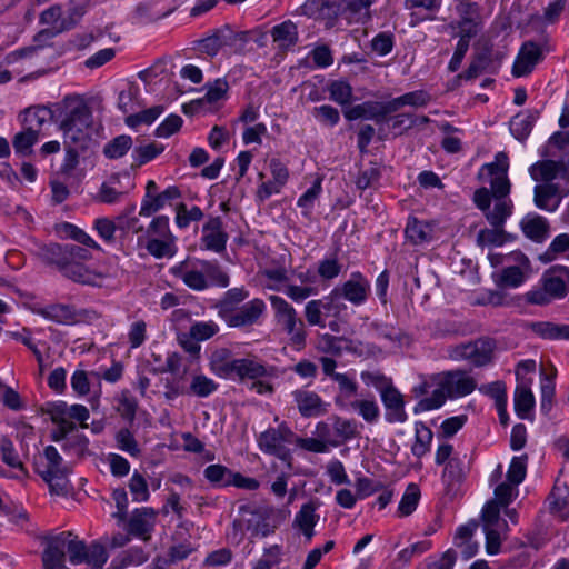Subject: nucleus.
I'll return each mask as SVG.
<instances>
[{"label": "nucleus", "mask_w": 569, "mask_h": 569, "mask_svg": "<svg viewBox=\"0 0 569 569\" xmlns=\"http://www.w3.org/2000/svg\"><path fill=\"white\" fill-rule=\"evenodd\" d=\"M66 551L72 565L86 563L92 569H102L108 560V552L102 543L96 541L88 546L71 531H62L47 538L42 552L43 569H68L64 565Z\"/></svg>", "instance_id": "obj_1"}, {"label": "nucleus", "mask_w": 569, "mask_h": 569, "mask_svg": "<svg viewBox=\"0 0 569 569\" xmlns=\"http://www.w3.org/2000/svg\"><path fill=\"white\" fill-rule=\"evenodd\" d=\"M57 122L64 144L87 148L93 118L90 107L81 98L67 96L57 104Z\"/></svg>", "instance_id": "obj_2"}, {"label": "nucleus", "mask_w": 569, "mask_h": 569, "mask_svg": "<svg viewBox=\"0 0 569 569\" xmlns=\"http://www.w3.org/2000/svg\"><path fill=\"white\" fill-rule=\"evenodd\" d=\"M438 382L430 397L421 399L415 412L431 411L440 408L447 399H459L472 393L477 388L476 379L466 370L455 369L437 373Z\"/></svg>", "instance_id": "obj_3"}, {"label": "nucleus", "mask_w": 569, "mask_h": 569, "mask_svg": "<svg viewBox=\"0 0 569 569\" xmlns=\"http://www.w3.org/2000/svg\"><path fill=\"white\" fill-rule=\"evenodd\" d=\"M569 267L553 264L547 269L537 286L525 293L529 305L546 307L568 295Z\"/></svg>", "instance_id": "obj_4"}, {"label": "nucleus", "mask_w": 569, "mask_h": 569, "mask_svg": "<svg viewBox=\"0 0 569 569\" xmlns=\"http://www.w3.org/2000/svg\"><path fill=\"white\" fill-rule=\"evenodd\" d=\"M37 473L48 483L50 492L67 496L71 489L68 475L70 469L63 463V458L53 446L43 449L39 460H36Z\"/></svg>", "instance_id": "obj_5"}, {"label": "nucleus", "mask_w": 569, "mask_h": 569, "mask_svg": "<svg viewBox=\"0 0 569 569\" xmlns=\"http://www.w3.org/2000/svg\"><path fill=\"white\" fill-rule=\"evenodd\" d=\"M269 301L274 311V319L288 336L290 345L297 350L303 349L308 332L305 321L299 317L297 310L280 296H270Z\"/></svg>", "instance_id": "obj_6"}, {"label": "nucleus", "mask_w": 569, "mask_h": 569, "mask_svg": "<svg viewBox=\"0 0 569 569\" xmlns=\"http://www.w3.org/2000/svg\"><path fill=\"white\" fill-rule=\"evenodd\" d=\"M295 440L296 433L282 421L278 427H270L261 432L257 442L263 453L274 456L288 467H291L292 455L287 446L292 445Z\"/></svg>", "instance_id": "obj_7"}, {"label": "nucleus", "mask_w": 569, "mask_h": 569, "mask_svg": "<svg viewBox=\"0 0 569 569\" xmlns=\"http://www.w3.org/2000/svg\"><path fill=\"white\" fill-rule=\"evenodd\" d=\"M376 0H349L330 2L329 0H312L322 16H342L349 23H365L370 19V7Z\"/></svg>", "instance_id": "obj_8"}, {"label": "nucleus", "mask_w": 569, "mask_h": 569, "mask_svg": "<svg viewBox=\"0 0 569 569\" xmlns=\"http://www.w3.org/2000/svg\"><path fill=\"white\" fill-rule=\"evenodd\" d=\"M250 31H234L229 24L213 31L200 41V48L209 56H216L221 48L228 47L234 53H243L251 39Z\"/></svg>", "instance_id": "obj_9"}, {"label": "nucleus", "mask_w": 569, "mask_h": 569, "mask_svg": "<svg viewBox=\"0 0 569 569\" xmlns=\"http://www.w3.org/2000/svg\"><path fill=\"white\" fill-rule=\"evenodd\" d=\"M473 204L483 213L490 227H505L512 216L515 204L511 199L489 198L488 188L481 187L473 192Z\"/></svg>", "instance_id": "obj_10"}, {"label": "nucleus", "mask_w": 569, "mask_h": 569, "mask_svg": "<svg viewBox=\"0 0 569 569\" xmlns=\"http://www.w3.org/2000/svg\"><path fill=\"white\" fill-rule=\"evenodd\" d=\"M496 342L490 338H479L451 348L449 356L453 360H467L475 367H485L492 362Z\"/></svg>", "instance_id": "obj_11"}, {"label": "nucleus", "mask_w": 569, "mask_h": 569, "mask_svg": "<svg viewBox=\"0 0 569 569\" xmlns=\"http://www.w3.org/2000/svg\"><path fill=\"white\" fill-rule=\"evenodd\" d=\"M455 11L458 20L451 21L448 28L458 30L457 33L466 34L470 32L471 37H476L482 29L481 7L472 0H453Z\"/></svg>", "instance_id": "obj_12"}, {"label": "nucleus", "mask_w": 569, "mask_h": 569, "mask_svg": "<svg viewBox=\"0 0 569 569\" xmlns=\"http://www.w3.org/2000/svg\"><path fill=\"white\" fill-rule=\"evenodd\" d=\"M241 518L233 520V535L239 536L241 540L243 537V530L251 531L253 536H268L272 529L268 522V516L266 511L260 508L252 506H241L239 508Z\"/></svg>", "instance_id": "obj_13"}, {"label": "nucleus", "mask_w": 569, "mask_h": 569, "mask_svg": "<svg viewBox=\"0 0 569 569\" xmlns=\"http://www.w3.org/2000/svg\"><path fill=\"white\" fill-rule=\"evenodd\" d=\"M319 362L321 365L322 372L326 377L338 385V395L335 397V403L337 407L345 409L347 407V400L351 399L358 392V383L348 373H340L336 371L337 361L331 357H320Z\"/></svg>", "instance_id": "obj_14"}, {"label": "nucleus", "mask_w": 569, "mask_h": 569, "mask_svg": "<svg viewBox=\"0 0 569 569\" xmlns=\"http://www.w3.org/2000/svg\"><path fill=\"white\" fill-rule=\"evenodd\" d=\"M370 292L371 283L360 271L352 272L348 280L335 288V295L356 307L365 305Z\"/></svg>", "instance_id": "obj_15"}, {"label": "nucleus", "mask_w": 569, "mask_h": 569, "mask_svg": "<svg viewBox=\"0 0 569 569\" xmlns=\"http://www.w3.org/2000/svg\"><path fill=\"white\" fill-rule=\"evenodd\" d=\"M545 59L543 46L535 41H525L512 66V76L520 78L530 74L536 66Z\"/></svg>", "instance_id": "obj_16"}, {"label": "nucleus", "mask_w": 569, "mask_h": 569, "mask_svg": "<svg viewBox=\"0 0 569 569\" xmlns=\"http://www.w3.org/2000/svg\"><path fill=\"white\" fill-rule=\"evenodd\" d=\"M158 512L150 507L137 508L127 521L128 535L149 541L156 527Z\"/></svg>", "instance_id": "obj_17"}, {"label": "nucleus", "mask_w": 569, "mask_h": 569, "mask_svg": "<svg viewBox=\"0 0 569 569\" xmlns=\"http://www.w3.org/2000/svg\"><path fill=\"white\" fill-rule=\"evenodd\" d=\"M228 233L223 229V221L220 217H211L202 227L201 248L221 253L226 251Z\"/></svg>", "instance_id": "obj_18"}, {"label": "nucleus", "mask_w": 569, "mask_h": 569, "mask_svg": "<svg viewBox=\"0 0 569 569\" xmlns=\"http://www.w3.org/2000/svg\"><path fill=\"white\" fill-rule=\"evenodd\" d=\"M266 310L262 299L254 298L244 303L240 309L232 310L222 318L232 328H242L256 323Z\"/></svg>", "instance_id": "obj_19"}, {"label": "nucleus", "mask_w": 569, "mask_h": 569, "mask_svg": "<svg viewBox=\"0 0 569 569\" xmlns=\"http://www.w3.org/2000/svg\"><path fill=\"white\" fill-rule=\"evenodd\" d=\"M269 376L267 365L256 356L237 358L228 380H238L246 382L248 380H258Z\"/></svg>", "instance_id": "obj_20"}, {"label": "nucleus", "mask_w": 569, "mask_h": 569, "mask_svg": "<svg viewBox=\"0 0 569 569\" xmlns=\"http://www.w3.org/2000/svg\"><path fill=\"white\" fill-rule=\"evenodd\" d=\"M385 408V420L388 423H405L408 420L403 395L393 386L380 395Z\"/></svg>", "instance_id": "obj_21"}, {"label": "nucleus", "mask_w": 569, "mask_h": 569, "mask_svg": "<svg viewBox=\"0 0 569 569\" xmlns=\"http://www.w3.org/2000/svg\"><path fill=\"white\" fill-rule=\"evenodd\" d=\"M533 193L537 208L553 212L558 209L560 200L569 194V186L561 188L558 183L537 184Z\"/></svg>", "instance_id": "obj_22"}, {"label": "nucleus", "mask_w": 569, "mask_h": 569, "mask_svg": "<svg viewBox=\"0 0 569 569\" xmlns=\"http://www.w3.org/2000/svg\"><path fill=\"white\" fill-rule=\"evenodd\" d=\"M389 114H391L389 101H365L345 111L347 120L368 119L377 123L386 121Z\"/></svg>", "instance_id": "obj_23"}, {"label": "nucleus", "mask_w": 569, "mask_h": 569, "mask_svg": "<svg viewBox=\"0 0 569 569\" xmlns=\"http://www.w3.org/2000/svg\"><path fill=\"white\" fill-rule=\"evenodd\" d=\"M291 395L301 417L313 418L327 412L328 405L316 391L296 389Z\"/></svg>", "instance_id": "obj_24"}, {"label": "nucleus", "mask_w": 569, "mask_h": 569, "mask_svg": "<svg viewBox=\"0 0 569 569\" xmlns=\"http://www.w3.org/2000/svg\"><path fill=\"white\" fill-rule=\"evenodd\" d=\"M33 313L58 325H74L81 320V313L71 305L51 303L46 307H33Z\"/></svg>", "instance_id": "obj_25"}, {"label": "nucleus", "mask_w": 569, "mask_h": 569, "mask_svg": "<svg viewBox=\"0 0 569 569\" xmlns=\"http://www.w3.org/2000/svg\"><path fill=\"white\" fill-rule=\"evenodd\" d=\"M171 273L181 279V281L191 290L203 291L209 288V282H207L204 271L198 266V261L194 264H190L188 260H184L172 267Z\"/></svg>", "instance_id": "obj_26"}, {"label": "nucleus", "mask_w": 569, "mask_h": 569, "mask_svg": "<svg viewBox=\"0 0 569 569\" xmlns=\"http://www.w3.org/2000/svg\"><path fill=\"white\" fill-rule=\"evenodd\" d=\"M531 177L533 180L553 183L552 180L560 178L569 184V169L562 161L542 160L531 167Z\"/></svg>", "instance_id": "obj_27"}, {"label": "nucleus", "mask_w": 569, "mask_h": 569, "mask_svg": "<svg viewBox=\"0 0 569 569\" xmlns=\"http://www.w3.org/2000/svg\"><path fill=\"white\" fill-rule=\"evenodd\" d=\"M270 36L276 48L280 52H287L299 41L298 26L291 20H284L271 28Z\"/></svg>", "instance_id": "obj_28"}, {"label": "nucleus", "mask_w": 569, "mask_h": 569, "mask_svg": "<svg viewBox=\"0 0 569 569\" xmlns=\"http://www.w3.org/2000/svg\"><path fill=\"white\" fill-rule=\"evenodd\" d=\"M520 229L531 241L542 243L549 237L550 226L545 217L528 213L520 221Z\"/></svg>", "instance_id": "obj_29"}, {"label": "nucleus", "mask_w": 569, "mask_h": 569, "mask_svg": "<svg viewBox=\"0 0 569 569\" xmlns=\"http://www.w3.org/2000/svg\"><path fill=\"white\" fill-rule=\"evenodd\" d=\"M318 503L315 501L303 503L293 519V527L302 532L307 542H310L315 536V527L319 520V516L316 513Z\"/></svg>", "instance_id": "obj_30"}, {"label": "nucleus", "mask_w": 569, "mask_h": 569, "mask_svg": "<svg viewBox=\"0 0 569 569\" xmlns=\"http://www.w3.org/2000/svg\"><path fill=\"white\" fill-rule=\"evenodd\" d=\"M61 273L74 282L90 286H98L103 279L102 273L89 269L79 261H67Z\"/></svg>", "instance_id": "obj_31"}, {"label": "nucleus", "mask_w": 569, "mask_h": 569, "mask_svg": "<svg viewBox=\"0 0 569 569\" xmlns=\"http://www.w3.org/2000/svg\"><path fill=\"white\" fill-rule=\"evenodd\" d=\"M526 328L537 337L546 340H569V325L551 321H530Z\"/></svg>", "instance_id": "obj_32"}, {"label": "nucleus", "mask_w": 569, "mask_h": 569, "mask_svg": "<svg viewBox=\"0 0 569 569\" xmlns=\"http://www.w3.org/2000/svg\"><path fill=\"white\" fill-rule=\"evenodd\" d=\"M236 359L229 348H217L209 357V368L217 377L228 379L231 376Z\"/></svg>", "instance_id": "obj_33"}, {"label": "nucleus", "mask_w": 569, "mask_h": 569, "mask_svg": "<svg viewBox=\"0 0 569 569\" xmlns=\"http://www.w3.org/2000/svg\"><path fill=\"white\" fill-rule=\"evenodd\" d=\"M539 118L538 110H526L517 113L510 120V132L519 141H523L530 134L536 121Z\"/></svg>", "instance_id": "obj_34"}, {"label": "nucleus", "mask_w": 569, "mask_h": 569, "mask_svg": "<svg viewBox=\"0 0 569 569\" xmlns=\"http://www.w3.org/2000/svg\"><path fill=\"white\" fill-rule=\"evenodd\" d=\"M49 121L57 122V104L54 109L48 107H32L24 111V128H31L36 133H40L42 126Z\"/></svg>", "instance_id": "obj_35"}, {"label": "nucleus", "mask_w": 569, "mask_h": 569, "mask_svg": "<svg viewBox=\"0 0 569 569\" xmlns=\"http://www.w3.org/2000/svg\"><path fill=\"white\" fill-rule=\"evenodd\" d=\"M492 56L493 52L491 47L482 48L481 51L475 54L472 61L470 62L466 71L457 76V79L471 80L477 78L480 73L490 68L492 62Z\"/></svg>", "instance_id": "obj_36"}, {"label": "nucleus", "mask_w": 569, "mask_h": 569, "mask_svg": "<svg viewBox=\"0 0 569 569\" xmlns=\"http://www.w3.org/2000/svg\"><path fill=\"white\" fill-rule=\"evenodd\" d=\"M198 266L204 271L209 287L227 288L230 283L229 274L216 260H198Z\"/></svg>", "instance_id": "obj_37"}, {"label": "nucleus", "mask_w": 569, "mask_h": 569, "mask_svg": "<svg viewBox=\"0 0 569 569\" xmlns=\"http://www.w3.org/2000/svg\"><path fill=\"white\" fill-rule=\"evenodd\" d=\"M515 239L511 233L505 230V227H491L481 229L477 234V244L480 247L486 246H503Z\"/></svg>", "instance_id": "obj_38"}, {"label": "nucleus", "mask_w": 569, "mask_h": 569, "mask_svg": "<svg viewBox=\"0 0 569 569\" xmlns=\"http://www.w3.org/2000/svg\"><path fill=\"white\" fill-rule=\"evenodd\" d=\"M37 256L47 264H54L60 272L67 263L66 248L59 243L42 244L37 250Z\"/></svg>", "instance_id": "obj_39"}, {"label": "nucleus", "mask_w": 569, "mask_h": 569, "mask_svg": "<svg viewBox=\"0 0 569 569\" xmlns=\"http://www.w3.org/2000/svg\"><path fill=\"white\" fill-rule=\"evenodd\" d=\"M347 407L355 410L367 423L373 425L379 420L380 408L377 401L372 399L347 400Z\"/></svg>", "instance_id": "obj_40"}, {"label": "nucleus", "mask_w": 569, "mask_h": 569, "mask_svg": "<svg viewBox=\"0 0 569 569\" xmlns=\"http://www.w3.org/2000/svg\"><path fill=\"white\" fill-rule=\"evenodd\" d=\"M146 249L156 259L172 258L178 250L176 237L151 238L147 241Z\"/></svg>", "instance_id": "obj_41"}, {"label": "nucleus", "mask_w": 569, "mask_h": 569, "mask_svg": "<svg viewBox=\"0 0 569 569\" xmlns=\"http://www.w3.org/2000/svg\"><path fill=\"white\" fill-rule=\"evenodd\" d=\"M406 237L412 244H421L431 239V228L427 222L420 221L415 217L408 219L406 229Z\"/></svg>", "instance_id": "obj_42"}, {"label": "nucleus", "mask_w": 569, "mask_h": 569, "mask_svg": "<svg viewBox=\"0 0 569 569\" xmlns=\"http://www.w3.org/2000/svg\"><path fill=\"white\" fill-rule=\"evenodd\" d=\"M164 151V146L158 142H150L147 144H139L134 147L132 157V168H139L153 159Z\"/></svg>", "instance_id": "obj_43"}, {"label": "nucleus", "mask_w": 569, "mask_h": 569, "mask_svg": "<svg viewBox=\"0 0 569 569\" xmlns=\"http://www.w3.org/2000/svg\"><path fill=\"white\" fill-rule=\"evenodd\" d=\"M535 407V397L526 385L517 386L515 391V410L520 419H527Z\"/></svg>", "instance_id": "obj_44"}, {"label": "nucleus", "mask_w": 569, "mask_h": 569, "mask_svg": "<svg viewBox=\"0 0 569 569\" xmlns=\"http://www.w3.org/2000/svg\"><path fill=\"white\" fill-rule=\"evenodd\" d=\"M430 100L429 94L423 90L407 92L400 97L389 100L391 113L397 112L405 106L425 107Z\"/></svg>", "instance_id": "obj_45"}, {"label": "nucleus", "mask_w": 569, "mask_h": 569, "mask_svg": "<svg viewBox=\"0 0 569 569\" xmlns=\"http://www.w3.org/2000/svg\"><path fill=\"white\" fill-rule=\"evenodd\" d=\"M415 429L416 436L411 452L415 457L421 458L429 452L433 433L423 422H417Z\"/></svg>", "instance_id": "obj_46"}, {"label": "nucleus", "mask_w": 569, "mask_h": 569, "mask_svg": "<svg viewBox=\"0 0 569 569\" xmlns=\"http://www.w3.org/2000/svg\"><path fill=\"white\" fill-rule=\"evenodd\" d=\"M218 388L219 385L213 379L199 373L192 377L188 392L199 398H207L214 393Z\"/></svg>", "instance_id": "obj_47"}, {"label": "nucleus", "mask_w": 569, "mask_h": 569, "mask_svg": "<svg viewBox=\"0 0 569 569\" xmlns=\"http://www.w3.org/2000/svg\"><path fill=\"white\" fill-rule=\"evenodd\" d=\"M0 451L2 461L11 468L19 469L24 478L29 476L28 470L19 458L18 452L13 446V442L3 437L0 440Z\"/></svg>", "instance_id": "obj_48"}, {"label": "nucleus", "mask_w": 569, "mask_h": 569, "mask_svg": "<svg viewBox=\"0 0 569 569\" xmlns=\"http://www.w3.org/2000/svg\"><path fill=\"white\" fill-rule=\"evenodd\" d=\"M321 192L322 178L318 177L313 181L312 186L305 193H302L297 201V206L301 208L302 214L305 217L309 218L311 216L315 202L320 197Z\"/></svg>", "instance_id": "obj_49"}, {"label": "nucleus", "mask_w": 569, "mask_h": 569, "mask_svg": "<svg viewBox=\"0 0 569 569\" xmlns=\"http://www.w3.org/2000/svg\"><path fill=\"white\" fill-rule=\"evenodd\" d=\"M249 297L248 290L243 287L231 288L224 292L221 300L218 302L219 313L221 317L226 316L234 309V307Z\"/></svg>", "instance_id": "obj_50"}, {"label": "nucleus", "mask_w": 569, "mask_h": 569, "mask_svg": "<svg viewBox=\"0 0 569 569\" xmlns=\"http://www.w3.org/2000/svg\"><path fill=\"white\" fill-rule=\"evenodd\" d=\"M132 147V139L128 134H120L103 147V154L108 159L122 158Z\"/></svg>", "instance_id": "obj_51"}, {"label": "nucleus", "mask_w": 569, "mask_h": 569, "mask_svg": "<svg viewBox=\"0 0 569 569\" xmlns=\"http://www.w3.org/2000/svg\"><path fill=\"white\" fill-rule=\"evenodd\" d=\"M116 446L119 450L127 452L133 458L141 456V448L133 433L128 428L120 429L116 436Z\"/></svg>", "instance_id": "obj_52"}, {"label": "nucleus", "mask_w": 569, "mask_h": 569, "mask_svg": "<svg viewBox=\"0 0 569 569\" xmlns=\"http://www.w3.org/2000/svg\"><path fill=\"white\" fill-rule=\"evenodd\" d=\"M465 477L466 467L460 457L453 456L447 463H445L442 471V480L445 482L452 485L462 481Z\"/></svg>", "instance_id": "obj_53"}, {"label": "nucleus", "mask_w": 569, "mask_h": 569, "mask_svg": "<svg viewBox=\"0 0 569 569\" xmlns=\"http://www.w3.org/2000/svg\"><path fill=\"white\" fill-rule=\"evenodd\" d=\"M204 478L218 488L230 486L231 470L222 465H209L203 471Z\"/></svg>", "instance_id": "obj_54"}, {"label": "nucleus", "mask_w": 569, "mask_h": 569, "mask_svg": "<svg viewBox=\"0 0 569 569\" xmlns=\"http://www.w3.org/2000/svg\"><path fill=\"white\" fill-rule=\"evenodd\" d=\"M566 252H569V233H561L553 238L540 260L543 263H549Z\"/></svg>", "instance_id": "obj_55"}, {"label": "nucleus", "mask_w": 569, "mask_h": 569, "mask_svg": "<svg viewBox=\"0 0 569 569\" xmlns=\"http://www.w3.org/2000/svg\"><path fill=\"white\" fill-rule=\"evenodd\" d=\"M38 139L39 134L36 133L34 130L31 128H24V130L18 132L12 140L14 151L22 156L30 154L32 152L31 148Z\"/></svg>", "instance_id": "obj_56"}, {"label": "nucleus", "mask_w": 569, "mask_h": 569, "mask_svg": "<svg viewBox=\"0 0 569 569\" xmlns=\"http://www.w3.org/2000/svg\"><path fill=\"white\" fill-rule=\"evenodd\" d=\"M134 211L136 204L132 203L116 218L119 230L124 232L131 231L133 233H139L144 230V227L140 223L139 219L132 216Z\"/></svg>", "instance_id": "obj_57"}, {"label": "nucleus", "mask_w": 569, "mask_h": 569, "mask_svg": "<svg viewBox=\"0 0 569 569\" xmlns=\"http://www.w3.org/2000/svg\"><path fill=\"white\" fill-rule=\"evenodd\" d=\"M420 499V490L418 488L417 485L415 483H410L400 502H399V506H398V512L401 517H407L409 515H411L417 506H418V501Z\"/></svg>", "instance_id": "obj_58"}, {"label": "nucleus", "mask_w": 569, "mask_h": 569, "mask_svg": "<svg viewBox=\"0 0 569 569\" xmlns=\"http://www.w3.org/2000/svg\"><path fill=\"white\" fill-rule=\"evenodd\" d=\"M203 218L202 210L193 206L191 209L187 208V204L183 202H180L176 207V224L180 229H186L189 227L191 221H200Z\"/></svg>", "instance_id": "obj_59"}, {"label": "nucleus", "mask_w": 569, "mask_h": 569, "mask_svg": "<svg viewBox=\"0 0 569 569\" xmlns=\"http://www.w3.org/2000/svg\"><path fill=\"white\" fill-rule=\"evenodd\" d=\"M456 36L459 38V40L457 42L453 56L448 63V70L450 72H456L460 68L462 60L469 50L470 40L473 38L471 37L470 32H467L466 34L456 33Z\"/></svg>", "instance_id": "obj_60"}, {"label": "nucleus", "mask_w": 569, "mask_h": 569, "mask_svg": "<svg viewBox=\"0 0 569 569\" xmlns=\"http://www.w3.org/2000/svg\"><path fill=\"white\" fill-rule=\"evenodd\" d=\"M509 169V158L505 152H498L495 157V161L490 163H485L478 172V179H482L483 173L486 172L490 176L491 179L493 177H500L501 172L508 174Z\"/></svg>", "instance_id": "obj_61"}, {"label": "nucleus", "mask_w": 569, "mask_h": 569, "mask_svg": "<svg viewBox=\"0 0 569 569\" xmlns=\"http://www.w3.org/2000/svg\"><path fill=\"white\" fill-rule=\"evenodd\" d=\"M330 99L341 106L350 103L352 98V88L347 81L336 80L328 87Z\"/></svg>", "instance_id": "obj_62"}, {"label": "nucleus", "mask_w": 569, "mask_h": 569, "mask_svg": "<svg viewBox=\"0 0 569 569\" xmlns=\"http://www.w3.org/2000/svg\"><path fill=\"white\" fill-rule=\"evenodd\" d=\"M527 455L512 458L507 472L508 482H510L512 486L517 487L523 481L527 472Z\"/></svg>", "instance_id": "obj_63"}, {"label": "nucleus", "mask_w": 569, "mask_h": 569, "mask_svg": "<svg viewBox=\"0 0 569 569\" xmlns=\"http://www.w3.org/2000/svg\"><path fill=\"white\" fill-rule=\"evenodd\" d=\"M129 489L132 495V499L137 502H144L150 497L147 480L138 471L132 473L129 480Z\"/></svg>", "instance_id": "obj_64"}]
</instances>
